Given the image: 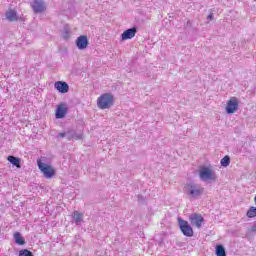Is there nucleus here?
<instances>
[{
  "instance_id": "15",
  "label": "nucleus",
  "mask_w": 256,
  "mask_h": 256,
  "mask_svg": "<svg viewBox=\"0 0 256 256\" xmlns=\"http://www.w3.org/2000/svg\"><path fill=\"white\" fill-rule=\"evenodd\" d=\"M6 19L8 21H11V22L18 21L19 17L17 16V11H15V10H8L6 12Z\"/></svg>"
},
{
  "instance_id": "11",
  "label": "nucleus",
  "mask_w": 256,
  "mask_h": 256,
  "mask_svg": "<svg viewBox=\"0 0 256 256\" xmlns=\"http://www.w3.org/2000/svg\"><path fill=\"white\" fill-rule=\"evenodd\" d=\"M54 87L59 93H69V84H67V82L57 81L55 82Z\"/></svg>"
},
{
  "instance_id": "19",
  "label": "nucleus",
  "mask_w": 256,
  "mask_h": 256,
  "mask_svg": "<svg viewBox=\"0 0 256 256\" xmlns=\"http://www.w3.org/2000/svg\"><path fill=\"white\" fill-rule=\"evenodd\" d=\"M247 217H249V219H252L253 217H256V207L255 206H251L249 208V210L247 211Z\"/></svg>"
},
{
  "instance_id": "17",
  "label": "nucleus",
  "mask_w": 256,
  "mask_h": 256,
  "mask_svg": "<svg viewBox=\"0 0 256 256\" xmlns=\"http://www.w3.org/2000/svg\"><path fill=\"white\" fill-rule=\"evenodd\" d=\"M14 239H15V243H17V245H25V239L23 237H21V233L15 232Z\"/></svg>"
},
{
  "instance_id": "6",
  "label": "nucleus",
  "mask_w": 256,
  "mask_h": 256,
  "mask_svg": "<svg viewBox=\"0 0 256 256\" xmlns=\"http://www.w3.org/2000/svg\"><path fill=\"white\" fill-rule=\"evenodd\" d=\"M189 221L191 225L197 227V229H201V226L203 225V221H205V219L203 218V216H201V214L193 213L189 216Z\"/></svg>"
},
{
  "instance_id": "8",
  "label": "nucleus",
  "mask_w": 256,
  "mask_h": 256,
  "mask_svg": "<svg viewBox=\"0 0 256 256\" xmlns=\"http://www.w3.org/2000/svg\"><path fill=\"white\" fill-rule=\"evenodd\" d=\"M239 107V101H237V98H231L227 102L226 106V112L231 115V113H235V110Z\"/></svg>"
},
{
  "instance_id": "5",
  "label": "nucleus",
  "mask_w": 256,
  "mask_h": 256,
  "mask_svg": "<svg viewBox=\"0 0 256 256\" xmlns=\"http://www.w3.org/2000/svg\"><path fill=\"white\" fill-rule=\"evenodd\" d=\"M178 223H179V227L183 233V235H185V237H193V228L191 227V225H189V222L178 218Z\"/></svg>"
},
{
  "instance_id": "2",
  "label": "nucleus",
  "mask_w": 256,
  "mask_h": 256,
  "mask_svg": "<svg viewBox=\"0 0 256 256\" xmlns=\"http://www.w3.org/2000/svg\"><path fill=\"white\" fill-rule=\"evenodd\" d=\"M201 181H217V174L209 167L202 166L199 170Z\"/></svg>"
},
{
  "instance_id": "14",
  "label": "nucleus",
  "mask_w": 256,
  "mask_h": 256,
  "mask_svg": "<svg viewBox=\"0 0 256 256\" xmlns=\"http://www.w3.org/2000/svg\"><path fill=\"white\" fill-rule=\"evenodd\" d=\"M65 115H67V108L63 106H58L55 114L56 119H63Z\"/></svg>"
},
{
  "instance_id": "1",
  "label": "nucleus",
  "mask_w": 256,
  "mask_h": 256,
  "mask_svg": "<svg viewBox=\"0 0 256 256\" xmlns=\"http://www.w3.org/2000/svg\"><path fill=\"white\" fill-rule=\"evenodd\" d=\"M184 189L187 195H189V197H192L193 199H197V197H201V195H203V192L205 191V188H203L201 184H195V183L186 184Z\"/></svg>"
},
{
  "instance_id": "4",
  "label": "nucleus",
  "mask_w": 256,
  "mask_h": 256,
  "mask_svg": "<svg viewBox=\"0 0 256 256\" xmlns=\"http://www.w3.org/2000/svg\"><path fill=\"white\" fill-rule=\"evenodd\" d=\"M38 169L41 170L46 179H51L55 175V169L51 165L43 163L41 160H37Z\"/></svg>"
},
{
  "instance_id": "23",
  "label": "nucleus",
  "mask_w": 256,
  "mask_h": 256,
  "mask_svg": "<svg viewBox=\"0 0 256 256\" xmlns=\"http://www.w3.org/2000/svg\"><path fill=\"white\" fill-rule=\"evenodd\" d=\"M250 233H256V222L248 229Z\"/></svg>"
},
{
  "instance_id": "3",
  "label": "nucleus",
  "mask_w": 256,
  "mask_h": 256,
  "mask_svg": "<svg viewBox=\"0 0 256 256\" xmlns=\"http://www.w3.org/2000/svg\"><path fill=\"white\" fill-rule=\"evenodd\" d=\"M97 105L99 109H109L113 105V95L109 93L102 94L97 100Z\"/></svg>"
},
{
  "instance_id": "9",
  "label": "nucleus",
  "mask_w": 256,
  "mask_h": 256,
  "mask_svg": "<svg viewBox=\"0 0 256 256\" xmlns=\"http://www.w3.org/2000/svg\"><path fill=\"white\" fill-rule=\"evenodd\" d=\"M88 46L89 40L87 39V36L82 35L76 39V47L80 49V51H83V49H87Z\"/></svg>"
},
{
  "instance_id": "21",
  "label": "nucleus",
  "mask_w": 256,
  "mask_h": 256,
  "mask_svg": "<svg viewBox=\"0 0 256 256\" xmlns=\"http://www.w3.org/2000/svg\"><path fill=\"white\" fill-rule=\"evenodd\" d=\"M19 256H33V252L27 249H24L19 252Z\"/></svg>"
},
{
  "instance_id": "22",
  "label": "nucleus",
  "mask_w": 256,
  "mask_h": 256,
  "mask_svg": "<svg viewBox=\"0 0 256 256\" xmlns=\"http://www.w3.org/2000/svg\"><path fill=\"white\" fill-rule=\"evenodd\" d=\"M69 28H64V35H63V37H64V39H69Z\"/></svg>"
},
{
  "instance_id": "25",
  "label": "nucleus",
  "mask_w": 256,
  "mask_h": 256,
  "mask_svg": "<svg viewBox=\"0 0 256 256\" xmlns=\"http://www.w3.org/2000/svg\"><path fill=\"white\" fill-rule=\"evenodd\" d=\"M207 19H208V21H213V13L209 14Z\"/></svg>"
},
{
  "instance_id": "10",
  "label": "nucleus",
  "mask_w": 256,
  "mask_h": 256,
  "mask_svg": "<svg viewBox=\"0 0 256 256\" xmlns=\"http://www.w3.org/2000/svg\"><path fill=\"white\" fill-rule=\"evenodd\" d=\"M137 34V28H129L126 31H124L121 35L122 41H127V39H133L135 35Z\"/></svg>"
},
{
  "instance_id": "18",
  "label": "nucleus",
  "mask_w": 256,
  "mask_h": 256,
  "mask_svg": "<svg viewBox=\"0 0 256 256\" xmlns=\"http://www.w3.org/2000/svg\"><path fill=\"white\" fill-rule=\"evenodd\" d=\"M216 255L217 256H227V252L225 251V247H223V245H221V244L216 245Z\"/></svg>"
},
{
  "instance_id": "20",
  "label": "nucleus",
  "mask_w": 256,
  "mask_h": 256,
  "mask_svg": "<svg viewBox=\"0 0 256 256\" xmlns=\"http://www.w3.org/2000/svg\"><path fill=\"white\" fill-rule=\"evenodd\" d=\"M222 167H229V164L231 163V158L229 156H225L220 161Z\"/></svg>"
},
{
  "instance_id": "7",
  "label": "nucleus",
  "mask_w": 256,
  "mask_h": 256,
  "mask_svg": "<svg viewBox=\"0 0 256 256\" xmlns=\"http://www.w3.org/2000/svg\"><path fill=\"white\" fill-rule=\"evenodd\" d=\"M30 5L34 13H43L47 9L43 0H33Z\"/></svg>"
},
{
  "instance_id": "12",
  "label": "nucleus",
  "mask_w": 256,
  "mask_h": 256,
  "mask_svg": "<svg viewBox=\"0 0 256 256\" xmlns=\"http://www.w3.org/2000/svg\"><path fill=\"white\" fill-rule=\"evenodd\" d=\"M83 217V213L79 211H74L72 213V222L79 227L81 223H83Z\"/></svg>"
},
{
  "instance_id": "16",
  "label": "nucleus",
  "mask_w": 256,
  "mask_h": 256,
  "mask_svg": "<svg viewBox=\"0 0 256 256\" xmlns=\"http://www.w3.org/2000/svg\"><path fill=\"white\" fill-rule=\"evenodd\" d=\"M7 161L17 167V169H21V158H17L15 156H8Z\"/></svg>"
},
{
  "instance_id": "24",
  "label": "nucleus",
  "mask_w": 256,
  "mask_h": 256,
  "mask_svg": "<svg viewBox=\"0 0 256 256\" xmlns=\"http://www.w3.org/2000/svg\"><path fill=\"white\" fill-rule=\"evenodd\" d=\"M65 137H67L66 132H61V133L58 134V138H59V139H63V138H65Z\"/></svg>"
},
{
  "instance_id": "13",
  "label": "nucleus",
  "mask_w": 256,
  "mask_h": 256,
  "mask_svg": "<svg viewBox=\"0 0 256 256\" xmlns=\"http://www.w3.org/2000/svg\"><path fill=\"white\" fill-rule=\"evenodd\" d=\"M66 139L68 141H71V139L79 140V139H81V134H76L75 130L68 129V130H66Z\"/></svg>"
}]
</instances>
